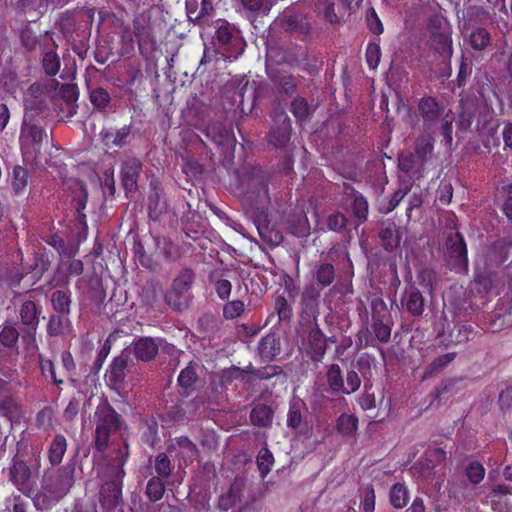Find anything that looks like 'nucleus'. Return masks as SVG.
Instances as JSON below:
<instances>
[{
    "mask_svg": "<svg viewBox=\"0 0 512 512\" xmlns=\"http://www.w3.org/2000/svg\"><path fill=\"white\" fill-rule=\"evenodd\" d=\"M129 134H130V129L126 126L117 130L115 133L108 132V131L101 132V135H102L105 143L108 144L111 141L115 146L124 145Z\"/></svg>",
    "mask_w": 512,
    "mask_h": 512,
    "instance_id": "33",
    "label": "nucleus"
},
{
    "mask_svg": "<svg viewBox=\"0 0 512 512\" xmlns=\"http://www.w3.org/2000/svg\"><path fill=\"white\" fill-rule=\"evenodd\" d=\"M327 224L330 230L340 232L346 227L347 219L344 214L336 212L329 216Z\"/></svg>",
    "mask_w": 512,
    "mask_h": 512,
    "instance_id": "49",
    "label": "nucleus"
},
{
    "mask_svg": "<svg viewBox=\"0 0 512 512\" xmlns=\"http://www.w3.org/2000/svg\"><path fill=\"white\" fill-rule=\"evenodd\" d=\"M164 484L158 478L149 480L146 488V494L151 501H158L164 493Z\"/></svg>",
    "mask_w": 512,
    "mask_h": 512,
    "instance_id": "37",
    "label": "nucleus"
},
{
    "mask_svg": "<svg viewBox=\"0 0 512 512\" xmlns=\"http://www.w3.org/2000/svg\"><path fill=\"white\" fill-rule=\"evenodd\" d=\"M434 140L431 135L420 136L415 143V152L419 160L426 161L427 158L432 154Z\"/></svg>",
    "mask_w": 512,
    "mask_h": 512,
    "instance_id": "24",
    "label": "nucleus"
},
{
    "mask_svg": "<svg viewBox=\"0 0 512 512\" xmlns=\"http://www.w3.org/2000/svg\"><path fill=\"white\" fill-rule=\"evenodd\" d=\"M169 451L170 453L175 452V456L182 459L184 463L192 462L197 457L196 446L187 437L177 438Z\"/></svg>",
    "mask_w": 512,
    "mask_h": 512,
    "instance_id": "13",
    "label": "nucleus"
},
{
    "mask_svg": "<svg viewBox=\"0 0 512 512\" xmlns=\"http://www.w3.org/2000/svg\"><path fill=\"white\" fill-rule=\"evenodd\" d=\"M187 15L190 19L198 20L200 23H204L207 16H209L213 10L212 4L209 0H202L199 12L194 8L192 0L186 1Z\"/></svg>",
    "mask_w": 512,
    "mask_h": 512,
    "instance_id": "22",
    "label": "nucleus"
},
{
    "mask_svg": "<svg viewBox=\"0 0 512 512\" xmlns=\"http://www.w3.org/2000/svg\"><path fill=\"white\" fill-rule=\"evenodd\" d=\"M449 243L451 268L458 273L465 272L467 270V249L463 238L456 233L449 239Z\"/></svg>",
    "mask_w": 512,
    "mask_h": 512,
    "instance_id": "9",
    "label": "nucleus"
},
{
    "mask_svg": "<svg viewBox=\"0 0 512 512\" xmlns=\"http://www.w3.org/2000/svg\"><path fill=\"white\" fill-rule=\"evenodd\" d=\"M21 42L26 48L34 49L38 43V39L35 32L29 28H25L21 32Z\"/></svg>",
    "mask_w": 512,
    "mask_h": 512,
    "instance_id": "56",
    "label": "nucleus"
},
{
    "mask_svg": "<svg viewBox=\"0 0 512 512\" xmlns=\"http://www.w3.org/2000/svg\"><path fill=\"white\" fill-rule=\"evenodd\" d=\"M44 132L34 124H30L25 116L21 135L20 144L23 160L28 165H38L40 163V150L42 145Z\"/></svg>",
    "mask_w": 512,
    "mask_h": 512,
    "instance_id": "5",
    "label": "nucleus"
},
{
    "mask_svg": "<svg viewBox=\"0 0 512 512\" xmlns=\"http://www.w3.org/2000/svg\"><path fill=\"white\" fill-rule=\"evenodd\" d=\"M196 380V372L192 366L183 369L178 377V382L181 387L189 388Z\"/></svg>",
    "mask_w": 512,
    "mask_h": 512,
    "instance_id": "52",
    "label": "nucleus"
},
{
    "mask_svg": "<svg viewBox=\"0 0 512 512\" xmlns=\"http://www.w3.org/2000/svg\"><path fill=\"white\" fill-rule=\"evenodd\" d=\"M490 42L489 33L481 28L474 30L470 35V43L474 49L481 50Z\"/></svg>",
    "mask_w": 512,
    "mask_h": 512,
    "instance_id": "35",
    "label": "nucleus"
},
{
    "mask_svg": "<svg viewBox=\"0 0 512 512\" xmlns=\"http://www.w3.org/2000/svg\"><path fill=\"white\" fill-rule=\"evenodd\" d=\"M52 304L56 311L67 313L69 311L70 300L65 292L56 291L52 295Z\"/></svg>",
    "mask_w": 512,
    "mask_h": 512,
    "instance_id": "41",
    "label": "nucleus"
},
{
    "mask_svg": "<svg viewBox=\"0 0 512 512\" xmlns=\"http://www.w3.org/2000/svg\"><path fill=\"white\" fill-rule=\"evenodd\" d=\"M380 46L375 43H369L366 49V61L370 69H376L380 62Z\"/></svg>",
    "mask_w": 512,
    "mask_h": 512,
    "instance_id": "39",
    "label": "nucleus"
},
{
    "mask_svg": "<svg viewBox=\"0 0 512 512\" xmlns=\"http://www.w3.org/2000/svg\"><path fill=\"white\" fill-rule=\"evenodd\" d=\"M0 84L6 88V90L15 95L17 93V89H18V82H17V78H16V74L14 72H7V73H4L2 72L0 74Z\"/></svg>",
    "mask_w": 512,
    "mask_h": 512,
    "instance_id": "45",
    "label": "nucleus"
},
{
    "mask_svg": "<svg viewBox=\"0 0 512 512\" xmlns=\"http://www.w3.org/2000/svg\"><path fill=\"white\" fill-rule=\"evenodd\" d=\"M67 448L66 439L62 435H57L49 448V460L53 465H58L65 454Z\"/></svg>",
    "mask_w": 512,
    "mask_h": 512,
    "instance_id": "23",
    "label": "nucleus"
},
{
    "mask_svg": "<svg viewBox=\"0 0 512 512\" xmlns=\"http://www.w3.org/2000/svg\"><path fill=\"white\" fill-rule=\"evenodd\" d=\"M368 22L369 28L374 34H381L383 32V25L374 10H371L370 15H368Z\"/></svg>",
    "mask_w": 512,
    "mask_h": 512,
    "instance_id": "59",
    "label": "nucleus"
},
{
    "mask_svg": "<svg viewBox=\"0 0 512 512\" xmlns=\"http://www.w3.org/2000/svg\"><path fill=\"white\" fill-rule=\"evenodd\" d=\"M499 402L502 408L512 406V387H508L500 393Z\"/></svg>",
    "mask_w": 512,
    "mask_h": 512,
    "instance_id": "63",
    "label": "nucleus"
},
{
    "mask_svg": "<svg viewBox=\"0 0 512 512\" xmlns=\"http://www.w3.org/2000/svg\"><path fill=\"white\" fill-rule=\"evenodd\" d=\"M20 316L22 323L35 331L39 322L38 310L35 303L32 301H26L23 303L20 310Z\"/></svg>",
    "mask_w": 512,
    "mask_h": 512,
    "instance_id": "21",
    "label": "nucleus"
},
{
    "mask_svg": "<svg viewBox=\"0 0 512 512\" xmlns=\"http://www.w3.org/2000/svg\"><path fill=\"white\" fill-rule=\"evenodd\" d=\"M243 202L247 211L252 213L257 229L260 235L263 236V230L267 229L268 224L269 195L267 184L263 180L254 179L250 184V190L244 195Z\"/></svg>",
    "mask_w": 512,
    "mask_h": 512,
    "instance_id": "3",
    "label": "nucleus"
},
{
    "mask_svg": "<svg viewBox=\"0 0 512 512\" xmlns=\"http://www.w3.org/2000/svg\"><path fill=\"white\" fill-rule=\"evenodd\" d=\"M334 1L335 0H319L317 4V10L319 13H322L324 18L330 23H336L338 21V17L334 10Z\"/></svg>",
    "mask_w": 512,
    "mask_h": 512,
    "instance_id": "36",
    "label": "nucleus"
},
{
    "mask_svg": "<svg viewBox=\"0 0 512 512\" xmlns=\"http://www.w3.org/2000/svg\"><path fill=\"white\" fill-rule=\"evenodd\" d=\"M452 199V187L448 184H445L441 188L439 201L443 205H448Z\"/></svg>",
    "mask_w": 512,
    "mask_h": 512,
    "instance_id": "64",
    "label": "nucleus"
},
{
    "mask_svg": "<svg viewBox=\"0 0 512 512\" xmlns=\"http://www.w3.org/2000/svg\"><path fill=\"white\" fill-rule=\"evenodd\" d=\"M127 364L128 357L126 355H120L113 360L106 376L111 384L118 385L124 380Z\"/></svg>",
    "mask_w": 512,
    "mask_h": 512,
    "instance_id": "19",
    "label": "nucleus"
},
{
    "mask_svg": "<svg viewBox=\"0 0 512 512\" xmlns=\"http://www.w3.org/2000/svg\"><path fill=\"white\" fill-rule=\"evenodd\" d=\"M18 337V331L13 326H5L0 332V341L7 347L13 346L17 342Z\"/></svg>",
    "mask_w": 512,
    "mask_h": 512,
    "instance_id": "48",
    "label": "nucleus"
},
{
    "mask_svg": "<svg viewBox=\"0 0 512 512\" xmlns=\"http://www.w3.org/2000/svg\"><path fill=\"white\" fill-rule=\"evenodd\" d=\"M402 302L412 315L419 316L424 311L422 294L415 287L406 289Z\"/></svg>",
    "mask_w": 512,
    "mask_h": 512,
    "instance_id": "15",
    "label": "nucleus"
},
{
    "mask_svg": "<svg viewBox=\"0 0 512 512\" xmlns=\"http://www.w3.org/2000/svg\"><path fill=\"white\" fill-rule=\"evenodd\" d=\"M43 68L47 75L55 76L60 69V59L56 52L49 51L43 57Z\"/></svg>",
    "mask_w": 512,
    "mask_h": 512,
    "instance_id": "34",
    "label": "nucleus"
},
{
    "mask_svg": "<svg viewBox=\"0 0 512 512\" xmlns=\"http://www.w3.org/2000/svg\"><path fill=\"white\" fill-rule=\"evenodd\" d=\"M334 277V267L331 264H321L315 272L317 283L323 287L330 285Z\"/></svg>",
    "mask_w": 512,
    "mask_h": 512,
    "instance_id": "32",
    "label": "nucleus"
},
{
    "mask_svg": "<svg viewBox=\"0 0 512 512\" xmlns=\"http://www.w3.org/2000/svg\"><path fill=\"white\" fill-rule=\"evenodd\" d=\"M274 463L273 454L267 448H262L257 456V465L261 476L264 478L271 471Z\"/></svg>",
    "mask_w": 512,
    "mask_h": 512,
    "instance_id": "29",
    "label": "nucleus"
},
{
    "mask_svg": "<svg viewBox=\"0 0 512 512\" xmlns=\"http://www.w3.org/2000/svg\"><path fill=\"white\" fill-rule=\"evenodd\" d=\"M345 194L353 199L352 210L354 216L360 222L365 221L368 215V202L365 197H363L352 187H347Z\"/></svg>",
    "mask_w": 512,
    "mask_h": 512,
    "instance_id": "17",
    "label": "nucleus"
},
{
    "mask_svg": "<svg viewBox=\"0 0 512 512\" xmlns=\"http://www.w3.org/2000/svg\"><path fill=\"white\" fill-rule=\"evenodd\" d=\"M49 244H51L52 246H54L60 254H67V255H72V254H75L77 252V248L76 247H73L69 252L66 251L64 249V241L57 235L55 236H52L50 241H49Z\"/></svg>",
    "mask_w": 512,
    "mask_h": 512,
    "instance_id": "61",
    "label": "nucleus"
},
{
    "mask_svg": "<svg viewBox=\"0 0 512 512\" xmlns=\"http://www.w3.org/2000/svg\"><path fill=\"white\" fill-rule=\"evenodd\" d=\"M398 161H399V168L402 171L408 172L415 165V156H413L411 154H401L399 156Z\"/></svg>",
    "mask_w": 512,
    "mask_h": 512,
    "instance_id": "60",
    "label": "nucleus"
},
{
    "mask_svg": "<svg viewBox=\"0 0 512 512\" xmlns=\"http://www.w3.org/2000/svg\"><path fill=\"white\" fill-rule=\"evenodd\" d=\"M358 420L355 416L342 414L337 420L336 428L343 436H352L357 429Z\"/></svg>",
    "mask_w": 512,
    "mask_h": 512,
    "instance_id": "26",
    "label": "nucleus"
},
{
    "mask_svg": "<svg viewBox=\"0 0 512 512\" xmlns=\"http://www.w3.org/2000/svg\"><path fill=\"white\" fill-rule=\"evenodd\" d=\"M361 380L355 371H349L346 376V385L343 384L341 392L345 394H351L358 390L360 387Z\"/></svg>",
    "mask_w": 512,
    "mask_h": 512,
    "instance_id": "51",
    "label": "nucleus"
},
{
    "mask_svg": "<svg viewBox=\"0 0 512 512\" xmlns=\"http://www.w3.org/2000/svg\"><path fill=\"white\" fill-rule=\"evenodd\" d=\"M280 352V344L275 335H267L259 343V353L262 358L271 360Z\"/></svg>",
    "mask_w": 512,
    "mask_h": 512,
    "instance_id": "20",
    "label": "nucleus"
},
{
    "mask_svg": "<svg viewBox=\"0 0 512 512\" xmlns=\"http://www.w3.org/2000/svg\"><path fill=\"white\" fill-rule=\"evenodd\" d=\"M80 403L76 399L70 400L64 411V418L67 420H73L79 412Z\"/></svg>",
    "mask_w": 512,
    "mask_h": 512,
    "instance_id": "62",
    "label": "nucleus"
},
{
    "mask_svg": "<svg viewBox=\"0 0 512 512\" xmlns=\"http://www.w3.org/2000/svg\"><path fill=\"white\" fill-rule=\"evenodd\" d=\"M288 228L292 234L298 237H304L308 235L310 230L308 219L304 214H300L295 219L290 221Z\"/></svg>",
    "mask_w": 512,
    "mask_h": 512,
    "instance_id": "31",
    "label": "nucleus"
},
{
    "mask_svg": "<svg viewBox=\"0 0 512 512\" xmlns=\"http://www.w3.org/2000/svg\"><path fill=\"white\" fill-rule=\"evenodd\" d=\"M155 470L159 476L167 477L170 473V461L166 454L157 455L155 460Z\"/></svg>",
    "mask_w": 512,
    "mask_h": 512,
    "instance_id": "53",
    "label": "nucleus"
},
{
    "mask_svg": "<svg viewBox=\"0 0 512 512\" xmlns=\"http://www.w3.org/2000/svg\"><path fill=\"white\" fill-rule=\"evenodd\" d=\"M113 479L110 482H106L100 492V499L103 504L113 507L118 503L121 495L120 480L123 477V470L121 468H113Z\"/></svg>",
    "mask_w": 512,
    "mask_h": 512,
    "instance_id": "10",
    "label": "nucleus"
},
{
    "mask_svg": "<svg viewBox=\"0 0 512 512\" xmlns=\"http://www.w3.org/2000/svg\"><path fill=\"white\" fill-rule=\"evenodd\" d=\"M245 309V305L240 300L228 302L223 308V315L226 319H235L239 317Z\"/></svg>",
    "mask_w": 512,
    "mask_h": 512,
    "instance_id": "38",
    "label": "nucleus"
},
{
    "mask_svg": "<svg viewBox=\"0 0 512 512\" xmlns=\"http://www.w3.org/2000/svg\"><path fill=\"white\" fill-rule=\"evenodd\" d=\"M390 501L395 508H403L408 501V491L406 487L399 483L394 484L390 491Z\"/></svg>",
    "mask_w": 512,
    "mask_h": 512,
    "instance_id": "28",
    "label": "nucleus"
},
{
    "mask_svg": "<svg viewBox=\"0 0 512 512\" xmlns=\"http://www.w3.org/2000/svg\"><path fill=\"white\" fill-rule=\"evenodd\" d=\"M292 113L299 120H304L311 112L307 101L303 98L295 99L292 104Z\"/></svg>",
    "mask_w": 512,
    "mask_h": 512,
    "instance_id": "42",
    "label": "nucleus"
},
{
    "mask_svg": "<svg viewBox=\"0 0 512 512\" xmlns=\"http://www.w3.org/2000/svg\"><path fill=\"white\" fill-rule=\"evenodd\" d=\"M68 324V319L63 316H52L48 323V333L50 335H58L63 332Z\"/></svg>",
    "mask_w": 512,
    "mask_h": 512,
    "instance_id": "46",
    "label": "nucleus"
},
{
    "mask_svg": "<svg viewBox=\"0 0 512 512\" xmlns=\"http://www.w3.org/2000/svg\"><path fill=\"white\" fill-rule=\"evenodd\" d=\"M327 380L329 387L334 392L342 391L343 377L339 365L332 364L327 371Z\"/></svg>",
    "mask_w": 512,
    "mask_h": 512,
    "instance_id": "30",
    "label": "nucleus"
},
{
    "mask_svg": "<svg viewBox=\"0 0 512 512\" xmlns=\"http://www.w3.org/2000/svg\"><path fill=\"white\" fill-rule=\"evenodd\" d=\"M38 359L42 374L46 378L50 377L53 383L61 384L63 380L57 379L53 362L49 359H44L41 355H38Z\"/></svg>",
    "mask_w": 512,
    "mask_h": 512,
    "instance_id": "40",
    "label": "nucleus"
},
{
    "mask_svg": "<svg viewBox=\"0 0 512 512\" xmlns=\"http://www.w3.org/2000/svg\"><path fill=\"white\" fill-rule=\"evenodd\" d=\"M308 344L312 359L320 361L326 351V341L324 339V335L319 329H313L309 333Z\"/></svg>",
    "mask_w": 512,
    "mask_h": 512,
    "instance_id": "18",
    "label": "nucleus"
},
{
    "mask_svg": "<svg viewBox=\"0 0 512 512\" xmlns=\"http://www.w3.org/2000/svg\"><path fill=\"white\" fill-rule=\"evenodd\" d=\"M215 40L221 53L229 59H237L245 50L246 42L239 29L222 21L215 32Z\"/></svg>",
    "mask_w": 512,
    "mask_h": 512,
    "instance_id": "4",
    "label": "nucleus"
},
{
    "mask_svg": "<svg viewBox=\"0 0 512 512\" xmlns=\"http://www.w3.org/2000/svg\"><path fill=\"white\" fill-rule=\"evenodd\" d=\"M215 289H216L217 295L221 299L224 300L230 296L232 285H231L230 281H228L226 279H221V280L217 281Z\"/></svg>",
    "mask_w": 512,
    "mask_h": 512,
    "instance_id": "58",
    "label": "nucleus"
},
{
    "mask_svg": "<svg viewBox=\"0 0 512 512\" xmlns=\"http://www.w3.org/2000/svg\"><path fill=\"white\" fill-rule=\"evenodd\" d=\"M406 193H407L406 190H401V189L395 191V193L389 200L387 206H384L382 204L380 205V207H379L380 212L386 214V213H389L390 211H392L393 209H395L399 205L400 201L404 198Z\"/></svg>",
    "mask_w": 512,
    "mask_h": 512,
    "instance_id": "54",
    "label": "nucleus"
},
{
    "mask_svg": "<svg viewBox=\"0 0 512 512\" xmlns=\"http://www.w3.org/2000/svg\"><path fill=\"white\" fill-rule=\"evenodd\" d=\"M28 172L22 166H15L11 175V184L16 194L24 192L28 185Z\"/></svg>",
    "mask_w": 512,
    "mask_h": 512,
    "instance_id": "25",
    "label": "nucleus"
},
{
    "mask_svg": "<svg viewBox=\"0 0 512 512\" xmlns=\"http://www.w3.org/2000/svg\"><path fill=\"white\" fill-rule=\"evenodd\" d=\"M418 109L424 121L425 130L439 127L447 142H452V111L439 104L434 98L427 97L419 101Z\"/></svg>",
    "mask_w": 512,
    "mask_h": 512,
    "instance_id": "2",
    "label": "nucleus"
},
{
    "mask_svg": "<svg viewBox=\"0 0 512 512\" xmlns=\"http://www.w3.org/2000/svg\"><path fill=\"white\" fill-rule=\"evenodd\" d=\"M276 121L280 124L277 129H273L269 134V142L276 147L285 145L290 139V119L284 112L276 116Z\"/></svg>",
    "mask_w": 512,
    "mask_h": 512,
    "instance_id": "11",
    "label": "nucleus"
},
{
    "mask_svg": "<svg viewBox=\"0 0 512 512\" xmlns=\"http://www.w3.org/2000/svg\"><path fill=\"white\" fill-rule=\"evenodd\" d=\"M158 351V344L152 338H140L134 343V354L136 358L147 361L152 359Z\"/></svg>",
    "mask_w": 512,
    "mask_h": 512,
    "instance_id": "16",
    "label": "nucleus"
},
{
    "mask_svg": "<svg viewBox=\"0 0 512 512\" xmlns=\"http://www.w3.org/2000/svg\"><path fill=\"white\" fill-rule=\"evenodd\" d=\"M140 172V162L137 159H128L122 166V182L127 191H133L137 186V177Z\"/></svg>",
    "mask_w": 512,
    "mask_h": 512,
    "instance_id": "14",
    "label": "nucleus"
},
{
    "mask_svg": "<svg viewBox=\"0 0 512 512\" xmlns=\"http://www.w3.org/2000/svg\"><path fill=\"white\" fill-rule=\"evenodd\" d=\"M72 483V473L67 469L46 475L42 490L34 497L36 508L39 510L49 509L68 493Z\"/></svg>",
    "mask_w": 512,
    "mask_h": 512,
    "instance_id": "1",
    "label": "nucleus"
},
{
    "mask_svg": "<svg viewBox=\"0 0 512 512\" xmlns=\"http://www.w3.org/2000/svg\"><path fill=\"white\" fill-rule=\"evenodd\" d=\"M120 427V417L107 404L98 407L96 411V440L95 445L103 451L108 443L109 435Z\"/></svg>",
    "mask_w": 512,
    "mask_h": 512,
    "instance_id": "6",
    "label": "nucleus"
},
{
    "mask_svg": "<svg viewBox=\"0 0 512 512\" xmlns=\"http://www.w3.org/2000/svg\"><path fill=\"white\" fill-rule=\"evenodd\" d=\"M0 407L10 420H15L20 416V407L13 399H6L2 401Z\"/></svg>",
    "mask_w": 512,
    "mask_h": 512,
    "instance_id": "50",
    "label": "nucleus"
},
{
    "mask_svg": "<svg viewBox=\"0 0 512 512\" xmlns=\"http://www.w3.org/2000/svg\"><path fill=\"white\" fill-rule=\"evenodd\" d=\"M454 357L455 355L453 353H447L445 355L438 357L431 364V371H429L427 374H432L434 372H437L438 370L445 368L450 362L453 361Z\"/></svg>",
    "mask_w": 512,
    "mask_h": 512,
    "instance_id": "55",
    "label": "nucleus"
},
{
    "mask_svg": "<svg viewBox=\"0 0 512 512\" xmlns=\"http://www.w3.org/2000/svg\"><path fill=\"white\" fill-rule=\"evenodd\" d=\"M250 419L254 425L266 426L272 421V411L265 405H258L252 409Z\"/></svg>",
    "mask_w": 512,
    "mask_h": 512,
    "instance_id": "27",
    "label": "nucleus"
},
{
    "mask_svg": "<svg viewBox=\"0 0 512 512\" xmlns=\"http://www.w3.org/2000/svg\"><path fill=\"white\" fill-rule=\"evenodd\" d=\"M361 508L363 512H374L375 509V493L374 489L370 486L362 490Z\"/></svg>",
    "mask_w": 512,
    "mask_h": 512,
    "instance_id": "43",
    "label": "nucleus"
},
{
    "mask_svg": "<svg viewBox=\"0 0 512 512\" xmlns=\"http://www.w3.org/2000/svg\"><path fill=\"white\" fill-rule=\"evenodd\" d=\"M466 474L471 483L478 484L484 478L485 469L481 464L473 462L467 467Z\"/></svg>",
    "mask_w": 512,
    "mask_h": 512,
    "instance_id": "44",
    "label": "nucleus"
},
{
    "mask_svg": "<svg viewBox=\"0 0 512 512\" xmlns=\"http://www.w3.org/2000/svg\"><path fill=\"white\" fill-rule=\"evenodd\" d=\"M193 272L191 270H183L180 274L174 279L171 291L167 293L166 300L169 305L173 306L175 309L181 308V301L179 297L186 292L191 287L193 282Z\"/></svg>",
    "mask_w": 512,
    "mask_h": 512,
    "instance_id": "8",
    "label": "nucleus"
},
{
    "mask_svg": "<svg viewBox=\"0 0 512 512\" xmlns=\"http://www.w3.org/2000/svg\"><path fill=\"white\" fill-rule=\"evenodd\" d=\"M245 483L241 479H236L226 493L219 497L218 507L221 511H228L233 505L241 501Z\"/></svg>",
    "mask_w": 512,
    "mask_h": 512,
    "instance_id": "12",
    "label": "nucleus"
},
{
    "mask_svg": "<svg viewBox=\"0 0 512 512\" xmlns=\"http://www.w3.org/2000/svg\"><path fill=\"white\" fill-rule=\"evenodd\" d=\"M90 99L96 107L103 109L108 105L110 96L105 89L97 88L91 92Z\"/></svg>",
    "mask_w": 512,
    "mask_h": 512,
    "instance_id": "47",
    "label": "nucleus"
},
{
    "mask_svg": "<svg viewBox=\"0 0 512 512\" xmlns=\"http://www.w3.org/2000/svg\"><path fill=\"white\" fill-rule=\"evenodd\" d=\"M428 30L431 47L443 56H451V30L446 19L440 16L432 17L429 21Z\"/></svg>",
    "mask_w": 512,
    "mask_h": 512,
    "instance_id": "7",
    "label": "nucleus"
},
{
    "mask_svg": "<svg viewBox=\"0 0 512 512\" xmlns=\"http://www.w3.org/2000/svg\"><path fill=\"white\" fill-rule=\"evenodd\" d=\"M301 423V413L299 407L296 404H292L290 406L288 416H287V424L289 427L296 428Z\"/></svg>",
    "mask_w": 512,
    "mask_h": 512,
    "instance_id": "57",
    "label": "nucleus"
}]
</instances>
